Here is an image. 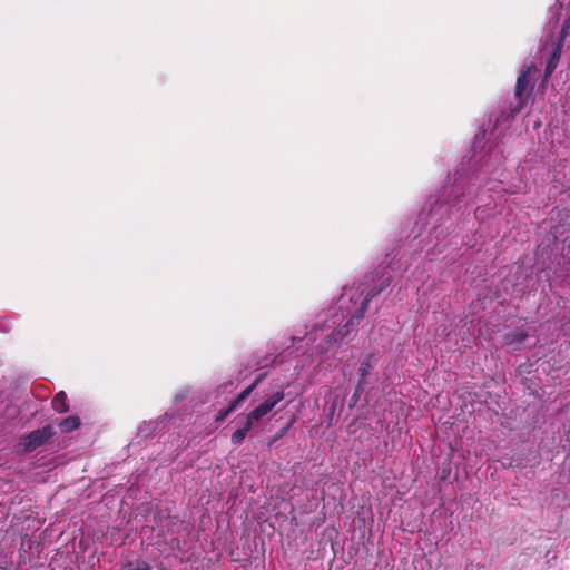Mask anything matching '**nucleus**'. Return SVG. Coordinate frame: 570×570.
<instances>
[{
    "label": "nucleus",
    "instance_id": "nucleus-3",
    "mask_svg": "<svg viewBox=\"0 0 570 570\" xmlns=\"http://www.w3.org/2000/svg\"><path fill=\"white\" fill-rule=\"evenodd\" d=\"M52 435L53 429L47 425L20 438L18 446L22 452L29 453L45 444Z\"/></svg>",
    "mask_w": 570,
    "mask_h": 570
},
{
    "label": "nucleus",
    "instance_id": "nucleus-13",
    "mask_svg": "<svg viewBox=\"0 0 570 570\" xmlns=\"http://www.w3.org/2000/svg\"><path fill=\"white\" fill-rule=\"evenodd\" d=\"M362 389H363V385H360L357 383L356 390L350 400V406H354L357 403L360 394L362 393Z\"/></svg>",
    "mask_w": 570,
    "mask_h": 570
},
{
    "label": "nucleus",
    "instance_id": "nucleus-17",
    "mask_svg": "<svg viewBox=\"0 0 570 570\" xmlns=\"http://www.w3.org/2000/svg\"><path fill=\"white\" fill-rule=\"evenodd\" d=\"M523 340H524V335H519V336H518V341H519V342H521V341H523Z\"/></svg>",
    "mask_w": 570,
    "mask_h": 570
},
{
    "label": "nucleus",
    "instance_id": "nucleus-4",
    "mask_svg": "<svg viewBox=\"0 0 570 570\" xmlns=\"http://www.w3.org/2000/svg\"><path fill=\"white\" fill-rule=\"evenodd\" d=\"M502 150L499 148H493L485 156H483L480 165V173L478 178L481 181L485 180V176L495 175L500 176L501 167H502Z\"/></svg>",
    "mask_w": 570,
    "mask_h": 570
},
{
    "label": "nucleus",
    "instance_id": "nucleus-16",
    "mask_svg": "<svg viewBox=\"0 0 570 570\" xmlns=\"http://www.w3.org/2000/svg\"><path fill=\"white\" fill-rule=\"evenodd\" d=\"M186 395H187V391H181L176 394L175 401L178 403V402L183 401L186 397Z\"/></svg>",
    "mask_w": 570,
    "mask_h": 570
},
{
    "label": "nucleus",
    "instance_id": "nucleus-14",
    "mask_svg": "<svg viewBox=\"0 0 570 570\" xmlns=\"http://www.w3.org/2000/svg\"><path fill=\"white\" fill-rule=\"evenodd\" d=\"M488 185H489V183L487 181L485 183L487 191L494 194L495 198H499L500 196H499V190H497V184L494 186H488ZM489 197L494 198L493 195H489Z\"/></svg>",
    "mask_w": 570,
    "mask_h": 570
},
{
    "label": "nucleus",
    "instance_id": "nucleus-7",
    "mask_svg": "<svg viewBox=\"0 0 570 570\" xmlns=\"http://www.w3.org/2000/svg\"><path fill=\"white\" fill-rule=\"evenodd\" d=\"M532 69H534L533 63H531L530 66H524L520 76L518 77L517 85H515V96L518 98H521V95L527 87V82H528L527 78L531 73Z\"/></svg>",
    "mask_w": 570,
    "mask_h": 570
},
{
    "label": "nucleus",
    "instance_id": "nucleus-5",
    "mask_svg": "<svg viewBox=\"0 0 570 570\" xmlns=\"http://www.w3.org/2000/svg\"><path fill=\"white\" fill-rule=\"evenodd\" d=\"M375 365V358L372 355H368L364 357L357 371L358 374V384L364 385L366 383L367 377L370 376L372 370Z\"/></svg>",
    "mask_w": 570,
    "mask_h": 570
},
{
    "label": "nucleus",
    "instance_id": "nucleus-9",
    "mask_svg": "<svg viewBox=\"0 0 570 570\" xmlns=\"http://www.w3.org/2000/svg\"><path fill=\"white\" fill-rule=\"evenodd\" d=\"M561 41L557 42L553 51L551 52L550 59L546 66V77H549L558 66L561 56Z\"/></svg>",
    "mask_w": 570,
    "mask_h": 570
},
{
    "label": "nucleus",
    "instance_id": "nucleus-12",
    "mask_svg": "<svg viewBox=\"0 0 570 570\" xmlns=\"http://www.w3.org/2000/svg\"><path fill=\"white\" fill-rule=\"evenodd\" d=\"M569 29H570V18L564 21L562 29L560 31L558 42L561 41V48L563 47V41L569 33Z\"/></svg>",
    "mask_w": 570,
    "mask_h": 570
},
{
    "label": "nucleus",
    "instance_id": "nucleus-11",
    "mask_svg": "<svg viewBox=\"0 0 570 570\" xmlns=\"http://www.w3.org/2000/svg\"><path fill=\"white\" fill-rule=\"evenodd\" d=\"M52 407L59 413H63L68 410L67 396L63 392H59L52 400Z\"/></svg>",
    "mask_w": 570,
    "mask_h": 570
},
{
    "label": "nucleus",
    "instance_id": "nucleus-1",
    "mask_svg": "<svg viewBox=\"0 0 570 570\" xmlns=\"http://www.w3.org/2000/svg\"><path fill=\"white\" fill-rule=\"evenodd\" d=\"M390 279L383 281L379 288L366 292L363 285L344 287L338 298L337 308L318 316L316 323L306 333L307 343L318 354L317 364H322L328 355H334L338 348L364 317L370 302L387 286Z\"/></svg>",
    "mask_w": 570,
    "mask_h": 570
},
{
    "label": "nucleus",
    "instance_id": "nucleus-8",
    "mask_svg": "<svg viewBox=\"0 0 570 570\" xmlns=\"http://www.w3.org/2000/svg\"><path fill=\"white\" fill-rule=\"evenodd\" d=\"M254 424H249V420L246 417L245 423L243 426L238 428L230 436V441L234 445L240 444L245 438L247 436L248 432L254 429Z\"/></svg>",
    "mask_w": 570,
    "mask_h": 570
},
{
    "label": "nucleus",
    "instance_id": "nucleus-18",
    "mask_svg": "<svg viewBox=\"0 0 570 570\" xmlns=\"http://www.w3.org/2000/svg\"><path fill=\"white\" fill-rule=\"evenodd\" d=\"M523 107V102L520 100L519 102V109H521Z\"/></svg>",
    "mask_w": 570,
    "mask_h": 570
},
{
    "label": "nucleus",
    "instance_id": "nucleus-2",
    "mask_svg": "<svg viewBox=\"0 0 570 570\" xmlns=\"http://www.w3.org/2000/svg\"><path fill=\"white\" fill-rule=\"evenodd\" d=\"M285 397L284 390L278 389L266 394L262 402H259L247 415L246 417L249 420V424H254L255 426L263 421L266 416L271 414V412L275 409V406L283 401Z\"/></svg>",
    "mask_w": 570,
    "mask_h": 570
},
{
    "label": "nucleus",
    "instance_id": "nucleus-10",
    "mask_svg": "<svg viewBox=\"0 0 570 570\" xmlns=\"http://www.w3.org/2000/svg\"><path fill=\"white\" fill-rule=\"evenodd\" d=\"M80 425V419L78 416H68L65 417L60 423V430L63 433L71 432L76 429H78Z\"/></svg>",
    "mask_w": 570,
    "mask_h": 570
},
{
    "label": "nucleus",
    "instance_id": "nucleus-15",
    "mask_svg": "<svg viewBox=\"0 0 570 570\" xmlns=\"http://www.w3.org/2000/svg\"><path fill=\"white\" fill-rule=\"evenodd\" d=\"M484 212H485L484 208L478 207L476 210H475V217L478 219H484Z\"/></svg>",
    "mask_w": 570,
    "mask_h": 570
},
{
    "label": "nucleus",
    "instance_id": "nucleus-6",
    "mask_svg": "<svg viewBox=\"0 0 570 570\" xmlns=\"http://www.w3.org/2000/svg\"><path fill=\"white\" fill-rule=\"evenodd\" d=\"M256 382L246 387L230 404L229 406L217 416V421L224 420L229 413H232L238 403L245 400L254 390Z\"/></svg>",
    "mask_w": 570,
    "mask_h": 570
}]
</instances>
